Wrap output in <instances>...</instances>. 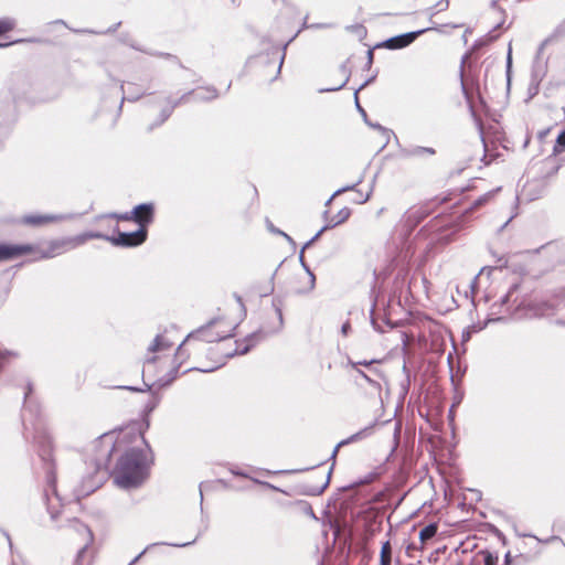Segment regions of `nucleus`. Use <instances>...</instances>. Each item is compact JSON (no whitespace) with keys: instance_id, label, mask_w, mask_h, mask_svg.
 Returning <instances> with one entry per match:
<instances>
[{"instance_id":"f257e3e1","label":"nucleus","mask_w":565,"mask_h":565,"mask_svg":"<svg viewBox=\"0 0 565 565\" xmlns=\"http://www.w3.org/2000/svg\"><path fill=\"white\" fill-rule=\"evenodd\" d=\"M140 435L150 454V460L147 459L145 450L140 448L131 447L127 449L118 458L114 469V482L120 489H137L149 477L150 467L153 463V451L143 431H140Z\"/></svg>"},{"instance_id":"f03ea898","label":"nucleus","mask_w":565,"mask_h":565,"mask_svg":"<svg viewBox=\"0 0 565 565\" xmlns=\"http://www.w3.org/2000/svg\"><path fill=\"white\" fill-rule=\"evenodd\" d=\"M34 443L38 446V456L42 460L45 470V479L52 491L56 492V465L53 457V441L45 431H38L34 436Z\"/></svg>"},{"instance_id":"7ed1b4c3","label":"nucleus","mask_w":565,"mask_h":565,"mask_svg":"<svg viewBox=\"0 0 565 565\" xmlns=\"http://www.w3.org/2000/svg\"><path fill=\"white\" fill-rule=\"evenodd\" d=\"M218 322V318H212L209 320L205 324L199 327L198 329L191 331L185 339L179 344L177 348L174 358L186 355L185 351L183 350V345L186 341L190 339H200L207 343L213 342H220L226 339H231L235 337V330L237 328V324L233 327V329L227 334H220V333H213L211 332V328H213Z\"/></svg>"},{"instance_id":"20e7f679","label":"nucleus","mask_w":565,"mask_h":565,"mask_svg":"<svg viewBox=\"0 0 565 565\" xmlns=\"http://www.w3.org/2000/svg\"><path fill=\"white\" fill-rule=\"evenodd\" d=\"M148 238V230L138 227L131 232H121L119 226L114 227L113 234L108 236V243L115 247L135 248L142 245Z\"/></svg>"},{"instance_id":"39448f33","label":"nucleus","mask_w":565,"mask_h":565,"mask_svg":"<svg viewBox=\"0 0 565 565\" xmlns=\"http://www.w3.org/2000/svg\"><path fill=\"white\" fill-rule=\"evenodd\" d=\"M271 306H273V308L277 315V318H278V327L270 331H265V329L260 327L257 330H255L254 332L247 334L243 339V342H244V344L250 345V350H253L257 345V343H259L267 334L278 333L281 331V329L284 327V316H282L284 300L280 297H274L273 301H271Z\"/></svg>"},{"instance_id":"423d86ee","label":"nucleus","mask_w":565,"mask_h":565,"mask_svg":"<svg viewBox=\"0 0 565 565\" xmlns=\"http://www.w3.org/2000/svg\"><path fill=\"white\" fill-rule=\"evenodd\" d=\"M271 306H273V308L277 315V318H278V327L270 331H265V329L260 327L257 330H255L254 332L247 334L243 339V342H244V344L250 345V350H253L257 345V343H259L267 334L278 333L281 331V329L284 327V316H282L284 300L280 297H274L273 301H271Z\"/></svg>"},{"instance_id":"0eeeda50","label":"nucleus","mask_w":565,"mask_h":565,"mask_svg":"<svg viewBox=\"0 0 565 565\" xmlns=\"http://www.w3.org/2000/svg\"><path fill=\"white\" fill-rule=\"evenodd\" d=\"M431 30V28H424L416 31L401 33L394 36H391L382 42L375 44V47H383L386 50L395 51L402 50L409 46L414 43L422 34Z\"/></svg>"},{"instance_id":"6e6552de","label":"nucleus","mask_w":565,"mask_h":565,"mask_svg":"<svg viewBox=\"0 0 565 565\" xmlns=\"http://www.w3.org/2000/svg\"><path fill=\"white\" fill-rule=\"evenodd\" d=\"M129 213H135L130 217L131 222L136 223L138 227L148 230L154 221L156 205L153 202L139 203L135 205Z\"/></svg>"},{"instance_id":"1a4fd4ad","label":"nucleus","mask_w":565,"mask_h":565,"mask_svg":"<svg viewBox=\"0 0 565 565\" xmlns=\"http://www.w3.org/2000/svg\"><path fill=\"white\" fill-rule=\"evenodd\" d=\"M96 448L98 449V452L105 451V458L102 459L100 457L94 458V465H95V471L98 472L102 469L107 470L110 462L113 452L115 451L116 444L113 441L109 434L105 433L103 434L96 441Z\"/></svg>"},{"instance_id":"9d476101","label":"nucleus","mask_w":565,"mask_h":565,"mask_svg":"<svg viewBox=\"0 0 565 565\" xmlns=\"http://www.w3.org/2000/svg\"><path fill=\"white\" fill-rule=\"evenodd\" d=\"M34 250L35 246L30 243L0 242V263L17 259Z\"/></svg>"},{"instance_id":"9b49d317","label":"nucleus","mask_w":565,"mask_h":565,"mask_svg":"<svg viewBox=\"0 0 565 565\" xmlns=\"http://www.w3.org/2000/svg\"><path fill=\"white\" fill-rule=\"evenodd\" d=\"M142 382L146 386V392L150 393L149 401L145 404V407L142 409V422L145 425V429H148L150 427V415L152 412L158 407V405L161 402V394L160 391L153 387V385H150L145 380V371H141Z\"/></svg>"},{"instance_id":"f8f14e48","label":"nucleus","mask_w":565,"mask_h":565,"mask_svg":"<svg viewBox=\"0 0 565 565\" xmlns=\"http://www.w3.org/2000/svg\"><path fill=\"white\" fill-rule=\"evenodd\" d=\"M522 310L530 311L535 317H543L548 313H554L557 310V307L552 301H526L525 299H522L516 305L514 312Z\"/></svg>"},{"instance_id":"ddd939ff","label":"nucleus","mask_w":565,"mask_h":565,"mask_svg":"<svg viewBox=\"0 0 565 565\" xmlns=\"http://www.w3.org/2000/svg\"><path fill=\"white\" fill-rule=\"evenodd\" d=\"M70 216L64 214H25L21 217L20 223L30 227H42L49 223H56L67 220Z\"/></svg>"},{"instance_id":"4468645a","label":"nucleus","mask_w":565,"mask_h":565,"mask_svg":"<svg viewBox=\"0 0 565 565\" xmlns=\"http://www.w3.org/2000/svg\"><path fill=\"white\" fill-rule=\"evenodd\" d=\"M72 247V239L70 237L52 239L49 242L47 247L40 250V259H50L56 255L62 254Z\"/></svg>"},{"instance_id":"2eb2a0df","label":"nucleus","mask_w":565,"mask_h":565,"mask_svg":"<svg viewBox=\"0 0 565 565\" xmlns=\"http://www.w3.org/2000/svg\"><path fill=\"white\" fill-rule=\"evenodd\" d=\"M436 154V149L433 147L423 146H408L398 149V158L401 159H426Z\"/></svg>"},{"instance_id":"dca6fc26","label":"nucleus","mask_w":565,"mask_h":565,"mask_svg":"<svg viewBox=\"0 0 565 565\" xmlns=\"http://www.w3.org/2000/svg\"><path fill=\"white\" fill-rule=\"evenodd\" d=\"M499 1L500 0H492L491 3H490V8L493 9V10H498L501 14H502V19L501 21H499L494 26L493 29L487 33V35L483 38V39H480L476 42V46L477 45H488L494 41H497V39L499 38V34H495V32L498 30H501L503 24H504V19L507 17V11L499 6Z\"/></svg>"},{"instance_id":"f3484780","label":"nucleus","mask_w":565,"mask_h":565,"mask_svg":"<svg viewBox=\"0 0 565 565\" xmlns=\"http://www.w3.org/2000/svg\"><path fill=\"white\" fill-rule=\"evenodd\" d=\"M189 358V354L183 356H178L177 359H181L164 376L158 379L156 382L151 383L159 391H162L169 387L179 376V369L183 361Z\"/></svg>"},{"instance_id":"a211bd4d","label":"nucleus","mask_w":565,"mask_h":565,"mask_svg":"<svg viewBox=\"0 0 565 565\" xmlns=\"http://www.w3.org/2000/svg\"><path fill=\"white\" fill-rule=\"evenodd\" d=\"M207 529V524L204 525L203 529H201L196 536L190 541V542H184V543H168V542H160V543H151L149 545H147L128 565H135L148 551H150L152 547L154 546H158V545H168V546H173V547H186V546H190L192 544H194L196 542V540L203 534V532Z\"/></svg>"},{"instance_id":"6ab92c4d","label":"nucleus","mask_w":565,"mask_h":565,"mask_svg":"<svg viewBox=\"0 0 565 565\" xmlns=\"http://www.w3.org/2000/svg\"><path fill=\"white\" fill-rule=\"evenodd\" d=\"M354 103H355V108L356 110L360 113V115L362 116L364 122L373 128V129H376L379 131H381L383 134V136H385L387 139L390 138V135L393 134L392 130L383 127L381 124L379 122H373L369 119V114H366L365 109L361 106L360 102H359V96H358V90H354ZM388 142V140L384 143L383 147L386 146V143Z\"/></svg>"},{"instance_id":"aec40b11","label":"nucleus","mask_w":565,"mask_h":565,"mask_svg":"<svg viewBox=\"0 0 565 565\" xmlns=\"http://www.w3.org/2000/svg\"><path fill=\"white\" fill-rule=\"evenodd\" d=\"M499 189L497 190H493V191H489L482 195H480L478 199H476L471 205L469 207H467L461 217H462V221L466 222L468 218L471 217L472 213L475 211H477L478 209H480L481 206L486 205L494 195V193L498 191Z\"/></svg>"},{"instance_id":"412c9836","label":"nucleus","mask_w":565,"mask_h":565,"mask_svg":"<svg viewBox=\"0 0 565 565\" xmlns=\"http://www.w3.org/2000/svg\"><path fill=\"white\" fill-rule=\"evenodd\" d=\"M376 424H377V420H374L369 426L360 429L359 431L349 436L348 438L342 439L341 441L338 443V447H343V446L350 445L352 443H356L364 438H367L369 436H371L373 434V430H374V427L376 426Z\"/></svg>"},{"instance_id":"4be33fe9","label":"nucleus","mask_w":565,"mask_h":565,"mask_svg":"<svg viewBox=\"0 0 565 565\" xmlns=\"http://www.w3.org/2000/svg\"><path fill=\"white\" fill-rule=\"evenodd\" d=\"M108 236L109 234H105L98 231H87L70 238L72 239V247H75L86 243L89 239H103L108 242Z\"/></svg>"},{"instance_id":"5701e85b","label":"nucleus","mask_w":565,"mask_h":565,"mask_svg":"<svg viewBox=\"0 0 565 565\" xmlns=\"http://www.w3.org/2000/svg\"><path fill=\"white\" fill-rule=\"evenodd\" d=\"M331 476H332V467L329 468L326 481L321 486L303 484L302 489H301V493L305 495H310V497H316V495L322 494L323 491L330 484Z\"/></svg>"},{"instance_id":"b1692460","label":"nucleus","mask_w":565,"mask_h":565,"mask_svg":"<svg viewBox=\"0 0 565 565\" xmlns=\"http://www.w3.org/2000/svg\"><path fill=\"white\" fill-rule=\"evenodd\" d=\"M351 213V209L347 206L341 209L334 216L330 217V221L324 224V228L331 230L338 225L343 224L349 220Z\"/></svg>"},{"instance_id":"393cba45","label":"nucleus","mask_w":565,"mask_h":565,"mask_svg":"<svg viewBox=\"0 0 565 565\" xmlns=\"http://www.w3.org/2000/svg\"><path fill=\"white\" fill-rule=\"evenodd\" d=\"M520 287H521L520 282L512 284L510 286L509 290L507 291V294L501 297L500 301L499 302H494L491 306L492 313H498L499 310H497V308H501V307L507 306L508 303H510L512 301V296L520 289Z\"/></svg>"},{"instance_id":"a878e982","label":"nucleus","mask_w":565,"mask_h":565,"mask_svg":"<svg viewBox=\"0 0 565 565\" xmlns=\"http://www.w3.org/2000/svg\"><path fill=\"white\" fill-rule=\"evenodd\" d=\"M380 530L381 522H377L375 519L365 520L361 529V535L364 540H370Z\"/></svg>"},{"instance_id":"bb28decb","label":"nucleus","mask_w":565,"mask_h":565,"mask_svg":"<svg viewBox=\"0 0 565 565\" xmlns=\"http://www.w3.org/2000/svg\"><path fill=\"white\" fill-rule=\"evenodd\" d=\"M348 63H349V58L340 65V72L345 75L344 81L341 84H339L338 86L320 88L319 93L337 92V90L342 89L347 85V83L350 79V74H351V70L348 66Z\"/></svg>"},{"instance_id":"cd10ccee","label":"nucleus","mask_w":565,"mask_h":565,"mask_svg":"<svg viewBox=\"0 0 565 565\" xmlns=\"http://www.w3.org/2000/svg\"><path fill=\"white\" fill-rule=\"evenodd\" d=\"M459 76H460V87H461V93L468 104V108H469V111H470V115L471 117L479 124V119L477 117V113H476V109H475V106L472 104V100H471V96L465 85V82H463V72H462V67L460 68V73H459Z\"/></svg>"},{"instance_id":"c85d7f7f","label":"nucleus","mask_w":565,"mask_h":565,"mask_svg":"<svg viewBox=\"0 0 565 565\" xmlns=\"http://www.w3.org/2000/svg\"><path fill=\"white\" fill-rule=\"evenodd\" d=\"M206 92V94L196 93L194 90V94L192 95L194 100L196 102H211L218 97V92L214 86H205L202 87Z\"/></svg>"},{"instance_id":"c756f323","label":"nucleus","mask_w":565,"mask_h":565,"mask_svg":"<svg viewBox=\"0 0 565 565\" xmlns=\"http://www.w3.org/2000/svg\"><path fill=\"white\" fill-rule=\"evenodd\" d=\"M438 533V524L435 522L428 523L419 531V540L426 542L435 537Z\"/></svg>"},{"instance_id":"7c9ffc66","label":"nucleus","mask_w":565,"mask_h":565,"mask_svg":"<svg viewBox=\"0 0 565 565\" xmlns=\"http://www.w3.org/2000/svg\"><path fill=\"white\" fill-rule=\"evenodd\" d=\"M172 113H173V110L170 106L162 108L158 118L152 124H150L148 126L147 131L151 132L154 128L160 127L162 124H164L170 118Z\"/></svg>"},{"instance_id":"2f4dec72","label":"nucleus","mask_w":565,"mask_h":565,"mask_svg":"<svg viewBox=\"0 0 565 565\" xmlns=\"http://www.w3.org/2000/svg\"><path fill=\"white\" fill-rule=\"evenodd\" d=\"M231 473L235 477H241V478H249L253 482L255 483H258V484H262L266 488H270V489H275L277 490V488L275 486H273L271 483L267 482V481H262L259 479H256V478H252L248 476L247 472H245L244 470L237 468V467H233L230 469Z\"/></svg>"},{"instance_id":"473e14b6","label":"nucleus","mask_w":565,"mask_h":565,"mask_svg":"<svg viewBox=\"0 0 565 565\" xmlns=\"http://www.w3.org/2000/svg\"><path fill=\"white\" fill-rule=\"evenodd\" d=\"M512 46L509 44L507 58H505V77H507V92L510 93L511 83H512Z\"/></svg>"},{"instance_id":"72a5a7b5","label":"nucleus","mask_w":565,"mask_h":565,"mask_svg":"<svg viewBox=\"0 0 565 565\" xmlns=\"http://www.w3.org/2000/svg\"><path fill=\"white\" fill-rule=\"evenodd\" d=\"M171 347V343L162 338V335L158 334L153 339L152 343L149 345V352H158L167 350Z\"/></svg>"},{"instance_id":"f704fd0d","label":"nucleus","mask_w":565,"mask_h":565,"mask_svg":"<svg viewBox=\"0 0 565 565\" xmlns=\"http://www.w3.org/2000/svg\"><path fill=\"white\" fill-rule=\"evenodd\" d=\"M487 328V323H472L462 331V341L467 342L471 339L473 333H478Z\"/></svg>"},{"instance_id":"c9c22d12","label":"nucleus","mask_w":565,"mask_h":565,"mask_svg":"<svg viewBox=\"0 0 565 565\" xmlns=\"http://www.w3.org/2000/svg\"><path fill=\"white\" fill-rule=\"evenodd\" d=\"M235 344H236L235 350L232 351V352L226 353L225 354V360L232 359V358L237 356V355H245V354H247V353H249L252 351L250 350V345L244 344L243 340H236Z\"/></svg>"},{"instance_id":"e433bc0d","label":"nucleus","mask_w":565,"mask_h":565,"mask_svg":"<svg viewBox=\"0 0 565 565\" xmlns=\"http://www.w3.org/2000/svg\"><path fill=\"white\" fill-rule=\"evenodd\" d=\"M483 559V565H498L499 564V555L497 552H491L487 548L478 552Z\"/></svg>"},{"instance_id":"4c0bfd02","label":"nucleus","mask_w":565,"mask_h":565,"mask_svg":"<svg viewBox=\"0 0 565 565\" xmlns=\"http://www.w3.org/2000/svg\"><path fill=\"white\" fill-rule=\"evenodd\" d=\"M19 352L9 350V349H0V372L9 364L11 359L19 358Z\"/></svg>"},{"instance_id":"58836bf2","label":"nucleus","mask_w":565,"mask_h":565,"mask_svg":"<svg viewBox=\"0 0 565 565\" xmlns=\"http://www.w3.org/2000/svg\"><path fill=\"white\" fill-rule=\"evenodd\" d=\"M142 53H146V54H149V55H152V56L162 57V58H166V60H171V61L175 62L180 67L184 68V66L181 63V61L179 60V57L177 55L171 54V53L157 52V51H148V50L142 51Z\"/></svg>"},{"instance_id":"ea45409f","label":"nucleus","mask_w":565,"mask_h":565,"mask_svg":"<svg viewBox=\"0 0 565 565\" xmlns=\"http://www.w3.org/2000/svg\"><path fill=\"white\" fill-rule=\"evenodd\" d=\"M563 151H565V128L559 131V134L555 140V145L553 147V154L557 156V154L562 153Z\"/></svg>"},{"instance_id":"a19ab883","label":"nucleus","mask_w":565,"mask_h":565,"mask_svg":"<svg viewBox=\"0 0 565 565\" xmlns=\"http://www.w3.org/2000/svg\"><path fill=\"white\" fill-rule=\"evenodd\" d=\"M193 94H194V89H191V90L184 93L180 98H178L175 100H173L171 97H167V103L172 108V110H174V108H177L179 105L186 103L189 100L190 96H192Z\"/></svg>"},{"instance_id":"79ce46f5","label":"nucleus","mask_w":565,"mask_h":565,"mask_svg":"<svg viewBox=\"0 0 565 565\" xmlns=\"http://www.w3.org/2000/svg\"><path fill=\"white\" fill-rule=\"evenodd\" d=\"M484 526L487 527V530H488L491 534H493L495 537H498V539L501 541V543H502L503 545H507V544H508V540H507L505 535H504V534H503V532H502V531H500V530H499L494 524H492V523H486V524H484Z\"/></svg>"},{"instance_id":"37998d69","label":"nucleus","mask_w":565,"mask_h":565,"mask_svg":"<svg viewBox=\"0 0 565 565\" xmlns=\"http://www.w3.org/2000/svg\"><path fill=\"white\" fill-rule=\"evenodd\" d=\"M362 181H363V178L361 177V178H359V180H358L355 183H353V184H348V185H344V186H342V188H339L337 191H334V192H333L332 198H335V196H338V195H340V194H343V193H345V192H349V191H355V192H359V191L356 190V186H358L360 183H362Z\"/></svg>"},{"instance_id":"c03bdc74","label":"nucleus","mask_w":565,"mask_h":565,"mask_svg":"<svg viewBox=\"0 0 565 565\" xmlns=\"http://www.w3.org/2000/svg\"><path fill=\"white\" fill-rule=\"evenodd\" d=\"M376 478H377V473L376 472H369L365 477L359 479L358 481L352 482L347 488H355L356 486H360V484L371 483Z\"/></svg>"},{"instance_id":"a18cd8bd","label":"nucleus","mask_w":565,"mask_h":565,"mask_svg":"<svg viewBox=\"0 0 565 565\" xmlns=\"http://www.w3.org/2000/svg\"><path fill=\"white\" fill-rule=\"evenodd\" d=\"M14 28V21L12 19L3 18L0 19V36L10 32Z\"/></svg>"},{"instance_id":"49530a36","label":"nucleus","mask_w":565,"mask_h":565,"mask_svg":"<svg viewBox=\"0 0 565 565\" xmlns=\"http://www.w3.org/2000/svg\"><path fill=\"white\" fill-rule=\"evenodd\" d=\"M132 214L134 213H129V211L124 212V213L110 212L105 215H102L100 217L115 218L117 221H130V217L132 216Z\"/></svg>"},{"instance_id":"de8ad7c7","label":"nucleus","mask_w":565,"mask_h":565,"mask_svg":"<svg viewBox=\"0 0 565 565\" xmlns=\"http://www.w3.org/2000/svg\"><path fill=\"white\" fill-rule=\"evenodd\" d=\"M328 231V228H324V225L310 238L308 239L302 246L301 249L306 250L310 248L320 237L321 235Z\"/></svg>"},{"instance_id":"09e8293b","label":"nucleus","mask_w":565,"mask_h":565,"mask_svg":"<svg viewBox=\"0 0 565 565\" xmlns=\"http://www.w3.org/2000/svg\"><path fill=\"white\" fill-rule=\"evenodd\" d=\"M356 373L360 377H362L364 381H366L369 383V385H371L379 392L381 391V384L377 381L370 377L364 371L356 369Z\"/></svg>"},{"instance_id":"8fccbe9b","label":"nucleus","mask_w":565,"mask_h":565,"mask_svg":"<svg viewBox=\"0 0 565 565\" xmlns=\"http://www.w3.org/2000/svg\"><path fill=\"white\" fill-rule=\"evenodd\" d=\"M380 362H381V360H379V359L361 360V361H356V362L349 359V364L355 370L358 369L359 365L370 367L372 364L380 363Z\"/></svg>"},{"instance_id":"3c124183","label":"nucleus","mask_w":565,"mask_h":565,"mask_svg":"<svg viewBox=\"0 0 565 565\" xmlns=\"http://www.w3.org/2000/svg\"><path fill=\"white\" fill-rule=\"evenodd\" d=\"M347 30L354 32L360 39L365 38L366 33H367L365 26H363L362 24L349 25V26H347Z\"/></svg>"},{"instance_id":"603ef678","label":"nucleus","mask_w":565,"mask_h":565,"mask_svg":"<svg viewBox=\"0 0 565 565\" xmlns=\"http://www.w3.org/2000/svg\"><path fill=\"white\" fill-rule=\"evenodd\" d=\"M375 307H376V301L374 300L373 305H372V308H371V311H370V319H371V324L373 327V329L380 333L384 332L383 328L381 327V324L377 323L376 321V318L374 316V310H375Z\"/></svg>"},{"instance_id":"864d4df0","label":"nucleus","mask_w":565,"mask_h":565,"mask_svg":"<svg viewBox=\"0 0 565 565\" xmlns=\"http://www.w3.org/2000/svg\"><path fill=\"white\" fill-rule=\"evenodd\" d=\"M375 45L366 51V63L363 67L364 71H370L372 68V65L374 63V50Z\"/></svg>"},{"instance_id":"5fc2aeb1","label":"nucleus","mask_w":565,"mask_h":565,"mask_svg":"<svg viewBox=\"0 0 565 565\" xmlns=\"http://www.w3.org/2000/svg\"><path fill=\"white\" fill-rule=\"evenodd\" d=\"M300 30L291 38L289 39L284 45H282V54L280 56V61H279V65H278V70H277V74L280 73V70H281V66H282V63L285 61V57H286V50H287V46L296 39V36L299 34Z\"/></svg>"},{"instance_id":"6e6d98bb","label":"nucleus","mask_w":565,"mask_h":565,"mask_svg":"<svg viewBox=\"0 0 565 565\" xmlns=\"http://www.w3.org/2000/svg\"><path fill=\"white\" fill-rule=\"evenodd\" d=\"M119 41L125 43V44H128L130 47H132V49H135L137 51H140V52L145 51V49H141V47L137 46L132 41H130V36H129L128 33H121L119 35Z\"/></svg>"},{"instance_id":"4d7b16f0","label":"nucleus","mask_w":565,"mask_h":565,"mask_svg":"<svg viewBox=\"0 0 565 565\" xmlns=\"http://www.w3.org/2000/svg\"><path fill=\"white\" fill-rule=\"evenodd\" d=\"M299 504L301 505L302 511L307 515H309L313 520H318V518L316 516L315 511H313L312 507L310 505V503H308L307 501H299Z\"/></svg>"},{"instance_id":"13d9d810","label":"nucleus","mask_w":565,"mask_h":565,"mask_svg":"<svg viewBox=\"0 0 565 565\" xmlns=\"http://www.w3.org/2000/svg\"><path fill=\"white\" fill-rule=\"evenodd\" d=\"M284 264V260L277 266V268L275 269V271L271 274L270 276V284H269V289L265 292H263L260 296L262 297H266L267 295L269 294H273L274 290H275V285H274V279H275V276L278 271V269L281 267V265Z\"/></svg>"},{"instance_id":"bf43d9fd","label":"nucleus","mask_w":565,"mask_h":565,"mask_svg":"<svg viewBox=\"0 0 565 565\" xmlns=\"http://www.w3.org/2000/svg\"><path fill=\"white\" fill-rule=\"evenodd\" d=\"M146 94H147V93H146V92H143V93L138 94V95H136V96H129V97H125V96H124V97L121 98V102H120L119 106H118L117 116H119V115H120L121 109H122V104H124V102H125V100H127V102H136V100H138L141 96H143V95H146Z\"/></svg>"},{"instance_id":"052dcab7","label":"nucleus","mask_w":565,"mask_h":565,"mask_svg":"<svg viewBox=\"0 0 565 565\" xmlns=\"http://www.w3.org/2000/svg\"><path fill=\"white\" fill-rule=\"evenodd\" d=\"M117 388H120V390H126V391H129V392H134V393H143L146 392V386L145 387H139V386H134V385H121V386H116Z\"/></svg>"},{"instance_id":"680f3d73","label":"nucleus","mask_w":565,"mask_h":565,"mask_svg":"<svg viewBox=\"0 0 565 565\" xmlns=\"http://www.w3.org/2000/svg\"><path fill=\"white\" fill-rule=\"evenodd\" d=\"M299 263H300V266L302 267V269L306 271V273H310V266L308 265V263L306 262L305 259V250H302L300 248V252H299Z\"/></svg>"},{"instance_id":"e2e57ef3","label":"nucleus","mask_w":565,"mask_h":565,"mask_svg":"<svg viewBox=\"0 0 565 565\" xmlns=\"http://www.w3.org/2000/svg\"><path fill=\"white\" fill-rule=\"evenodd\" d=\"M233 297L236 300V302L239 305L241 311H242V317L244 319L246 317V315H247V310H246V307H245V305L243 302V298L237 292H234Z\"/></svg>"},{"instance_id":"0e129e2a","label":"nucleus","mask_w":565,"mask_h":565,"mask_svg":"<svg viewBox=\"0 0 565 565\" xmlns=\"http://www.w3.org/2000/svg\"><path fill=\"white\" fill-rule=\"evenodd\" d=\"M379 74V71H375V73L373 75H371L369 78H366L360 86L359 88H356L355 90H358V93L362 89H364L366 86H369L370 84H372L376 76Z\"/></svg>"},{"instance_id":"69168bd1","label":"nucleus","mask_w":565,"mask_h":565,"mask_svg":"<svg viewBox=\"0 0 565 565\" xmlns=\"http://www.w3.org/2000/svg\"><path fill=\"white\" fill-rule=\"evenodd\" d=\"M266 224H267V230L273 233V234H276V235H282L284 234V231L277 228L268 218L266 220Z\"/></svg>"},{"instance_id":"338daca9","label":"nucleus","mask_w":565,"mask_h":565,"mask_svg":"<svg viewBox=\"0 0 565 565\" xmlns=\"http://www.w3.org/2000/svg\"><path fill=\"white\" fill-rule=\"evenodd\" d=\"M551 40H552V36L546 38V39H545V40H544V41L539 45L537 51H536V56H535V58H536V60H539V58H540V56H541V54L543 53V51H544L545 46L551 42Z\"/></svg>"},{"instance_id":"774afa93","label":"nucleus","mask_w":565,"mask_h":565,"mask_svg":"<svg viewBox=\"0 0 565 565\" xmlns=\"http://www.w3.org/2000/svg\"><path fill=\"white\" fill-rule=\"evenodd\" d=\"M391 562H392L391 555H386L383 553V551H381L379 565H391Z\"/></svg>"}]
</instances>
